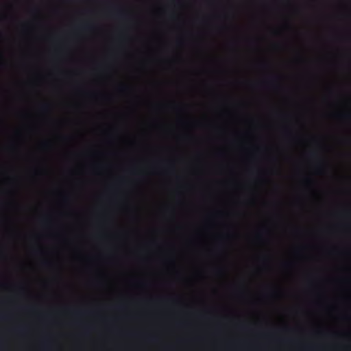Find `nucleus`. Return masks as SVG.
Returning <instances> with one entry per match:
<instances>
[{
    "mask_svg": "<svg viewBox=\"0 0 351 351\" xmlns=\"http://www.w3.org/2000/svg\"><path fill=\"white\" fill-rule=\"evenodd\" d=\"M39 239V308L38 351H44V231H38Z\"/></svg>",
    "mask_w": 351,
    "mask_h": 351,
    "instance_id": "obj_1",
    "label": "nucleus"
},
{
    "mask_svg": "<svg viewBox=\"0 0 351 351\" xmlns=\"http://www.w3.org/2000/svg\"><path fill=\"white\" fill-rule=\"evenodd\" d=\"M47 6H45V39L47 38ZM49 109V105L47 98V69H45V239H47V177H48V159H47V149L49 147V141L47 139V112ZM48 265V261L47 258V244L45 243V271H47V267ZM45 281H47V273L45 272Z\"/></svg>",
    "mask_w": 351,
    "mask_h": 351,
    "instance_id": "obj_2",
    "label": "nucleus"
},
{
    "mask_svg": "<svg viewBox=\"0 0 351 351\" xmlns=\"http://www.w3.org/2000/svg\"><path fill=\"white\" fill-rule=\"evenodd\" d=\"M338 116L340 118H342L344 119L350 120L351 119V114L350 112L341 113V114H339Z\"/></svg>",
    "mask_w": 351,
    "mask_h": 351,
    "instance_id": "obj_3",
    "label": "nucleus"
},
{
    "mask_svg": "<svg viewBox=\"0 0 351 351\" xmlns=\"http://www.w3.org/2000/svg\"><path fill=\"white\" fill-rule=\"evenodd\" d=\"M316 169H317L318 173H322L324 169V166L322 163H319L316 166Z\"/></svg>",
    "mask_w": 351,
    "mask_h": 351,
    "instance_id": "obj_4",
    "label": "nucleus"
},
{
    "mask_svg": "<svg viewBox=\"0 0 351 351\" xmlns=\"http://www.w3.org/2000/svg\"><path fill=\"white\" fill-rule=\"evenodd\" d=\"M82 27L83 29H90L92 27V25H90V24H89V23L88 24H84V25H83L82 26Z\"/></svg>",
    "mask_w": 351,
    "mask_h": 351,
    "instance_id": "obj_5",
    "label": "nucleus"
},
{
    "mask_svg": "<svg viewBox=\"0 0 351 351\" xmlns=\"http://www.w3.org/2000/svg\"><path fill=\"white\" fill-rule=\"evenodd\" d=\"M17 330H18L19 332H23V331L24 330V328H23V327H19V328H17Z\"/></svg>",
    "mask_w": 351,
    "mask_h": 351,
    "instance_id": "obj_6",
    "label": "nucleus"
},
{
    "mask_svg": "<svg viewBox=\"0 0 351 351\" xmlns=\"http://www.w3.org/2000/svg\"><path fill=\"white\" fill-rule=\"evenodd\" d=\"M305 182L307 183H310V182H311V180L310 178H306Z\"/></svg>",
    "mask_w": 351,
    "mask_h": 351,
    "instance_id": "obj_7",
    "label": "nucleus"
},
{
    "mask_svg": "<svg viewBox=\"0 0 351 351\" xmlns=\"http://www.w3.org/2000/svg\"><path fill=\"white\" fill-rule=\"evenodd\" d=\"M64 200H68V197L67 196H64Z\"/></svg>",
    "mask_w": 351,
    "mask_h": 351,
    "instance_id": "obj_8",
    "label": "nucleus"
},
{
    "mask_svg": "<svg viewBox=\"0 0 351 351\" xmlns=\"http://www.w3.org/2000/svg\"><path fill=\"white\" fill-rule=\"evenodd\" d=\"M22 27H26V24L23 23V24H22Z\"/></svg>",
    "mask_w": 351,
    "mask_h": 351,
    "instance_id": "obj_9",
    "label": "nucleus"
},
{
    "mask_svg": "<svg viewBox=\"0 0 351 351\" xmlns=\"http://www.w3.org/2000/svg\"><path fill=\"white\" fill-rule=\"evenodd\" d=\"M64 138H66V139L69 138V136H64Z\"/></svg>",
    "mask_w": 351,
    "mask_h": 351,
    "instance_id": "obj_10",
    "label": "nucleus"
},
{
    "mask_svg": "<svg viewBox=\"0 0 351 351\" xmlns=\"http://www.w3.org/2000/svg\"><path fill=\"white\" fill-rule=\"evenodd\" d=\"M311 155H312L313 156H315V153H313Z\"/></svg>",
    "mask_w": 351,
    "mask_h": 351,
    "instance_id": "obj_11",
    "label": "nucleus"
},
{
    "mask_svg": "<svg viewBox=\"0 0 351 351\" xmlns=\"http://www.w3.org/2000/svg\"><path fill=\"white\" fill-rule=\"evenodd\" d=\"M121 90H125V87H123V88H121Z\"/></svg>",
    "mask_w": 351,
    "mask_h": 351,
    "instance_id": "obj_12",
    "label": "nucleus"
}]
</instances>
